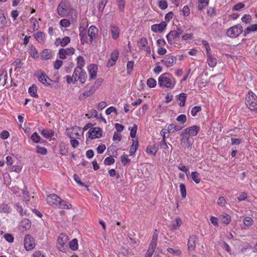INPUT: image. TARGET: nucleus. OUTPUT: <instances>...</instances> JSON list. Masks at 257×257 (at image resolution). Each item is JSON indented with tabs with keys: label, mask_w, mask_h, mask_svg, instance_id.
Returning a JSON list of instances; mask_svg holds the SVG:
<instances>
[{
	"label": "nucleus",
	"mask_w": 257,
	"mask_h": 257,
	"mask_svg": "<svg viewBox=\"0 0 257 257\" xmlns=\"http://www.w3.org/2000/svg\"><path fill=\"white\" fill-rule=\"evenodd\" d=\"M245 104L250 110L257 112V97L252 92L249 91L246 95Z\"/></svg>",
	"instance_id": "obj_1"
},
{
	"label": "nucleus",
	"mask_w": 257,
	"mask_h": 257,
	"mask_svg": "<svg viewBox=\"0 0 257 257\" xmlns=\"http://www.w3.org/2000/svg\"><path fill=\"white\" fill-rule=\"evenodd\" d=\"M169 74L166 73L162 74L158 79V84L160 87H164L172 89L175 83L172 81L167 76Z\"/></svg>",
	"instance_id": "obj_2"
},
{
	"label": "nucleus",
	"mask_w": 257,
	"mask_h": 257,
	"mask_svg": "<svg viewBox=\"0 0 257 257\" xmlns=\"http://www.w3.org/2000/svg\"><path fill=\"white\" fill-rule=\"evenodd\" d=\"M70 9L69 3L66 0H62L58 6L57 13L61 17H65L68 16Z\"/></svg>",
	"instance_id": "obj_3"
},
{
	"label": "nucleus",
	"mask_w": 257,
	"mask_h": 257,
	"mask_svg": "<svg viewBox=\"0 0 257 257\" xmlns=\"http://www.w3.org/2000/svg\"><path fill=\"white\" fill-rule=\"evenodd\" d=\"M242 27L238 24L228 29L226 34L230 38H236L242 33Z\"/></svg>",
	"instance_id": "obj_4"
},
{
	"label": "nucleus",
	"mask_w": 257,
	"mask_h": 257,
	"mask_svg": "<svg viewBox=\"0 0 257 257\" xmlns=\"http://www.w3.org/2000/svg\"><path fill=\"white\" fill-rule=\"evenodd\" d=\"M35 76L38 79L40 82H41L42 84L47 86L51 85V84L49 83V81H53L51 79H50L48 77V76L46 74L45 72H44L41 70L38 71L35 74Z\"/></svg>",
	"instance_id": "obj_5"
},
{
	"label": "nucleus",
	"mask_w": 257,
	"mask_h": 257,
	"mask_svg": "<svg viewBox=\"0 0 257 257\" xmlns=\"http://www.w3.org/2000/svg\"><path fill=\"white\" fill-rule=\"evenodd\" d=\"M57 247L61 251H65L67 245L66 243L68 241V236L64 233H61L58 238Z\"/></svg>",
	"instance_id": "obj_6"
},
{
	"label": "nucleus",
	"mask_w": 257,
	"mask_h": 257,
	"mask_svg": "<svg viewBox=\"0 0 257 257\" xmlns=\"http://www.w3.org/2000/svg\"><path fill=\"white\" fill-rule=\"evenodd\" d=\"M67 136L70 139H80L81 135L79 132H81L80 127L75 126L70 129H67Z\"/></svg>",
	"instance_id": "obj_7"
},
{
	"label": "nucleus",
	"mask_w": 257,
	"mask_h": 257,
	"mask_svg": "<svg viewBox=\"0 0 257 257\" xmlns=\"http://www.w3.org/2000/svg\"><path fill=\"white\" fill-rule=\"evenodd\" d=\"M24 246L27 250H30L35 246V243L34 238L29 234L25 236L24 239Z\"/></svg>",
	"instance_id": "obj_8"
},
{
	"label": "nucleus",
	"mask_w": 257,
	"mask_h": 257,
	"mask_svg": "<svg viewBox=\"0 0 257 257\" xmlns=\"http://www.w3.org/2000/svg\"><path fill=\"white\" fill-rule=\"evenodd\" d=\"M75 49L73 47L70 48H61L59 50L58 55L61 59H65L67 56H71L75 53Z\"/></svg>",
	"instance_id": "obj_9"
},
{
	"label": "nucleus",
	"mask_w": 257,
	"mask_h": 257,
	"mask_svg": "<svg viewBox=\"0 0 257 257\" xmlns=\"http://www.w3.org/2000/svg\"><path fill=\"white\" fill-rule=\"evenodd\" d=\"M200 128L199 126L197 125H193L191 127L185 128L183 132L182 133V135L185 136V135H188L189 137L196 136Z\"/></svg>",
	"instance_id": "obj_10"
},
{
	"label": "nucleus",
	"mask_w": 257,
	"mask_h": 257,
	"mask_svg": "<svg viewBox=\"0 0 257 257\" xmlns=\"http://www.w3.org/2000/svg\"><path fill=\"white\" fill-rule=\"evenodd\" d=\"M47 201L50 205L56 207L61 201V198L55 194H50L47 197Z\"/></svg>",
	"instance_id": "obj_11"
},
{
	"label": "nucleus",
	"mask_w": 257,
	"mask_h": 257,
	"mask_svg": "<svg viewBox=\"0 0 257 257\" xmlns=\"http://www.w3.org/2000/svg\"><path fill=\"white\" fill-rule=\"evenodd\" d=\"M176 57L170 55H167L161 61L167 67H170L176 63Z\"/></svg>",
	"instance_id": "obj_12"
},
{
	"label": "nucleus",
	"mask_w": 257,
	"mask_h": 257,
	"mask_svg": "<svg viewBox=\"0 0 257 257\" xmlns=\"http://www.w3.org/2000/svg\"><path fill=\"white\" fill-rule=\"evenodd\" d=\"M102 130L99 127H93L89 131V137L91 139L100 138L102 137Z\"/></svg>",
	"instance_id": "obj_13"
},
{
	"label": "nucleus",
	"mask_w": 257,
	"mask_h": 257,
	"mask_svg": "<svg viewBox=\"0 0 257 257\" xmlns=\"http://www.w3.org/2000/svg\"><path fill=\"white\" fill-rule=\"evenodd\" d=\"M138 46L140 49L146 51L149 54L151 53V49L148 45V41L146 38L140 39L138 42Z\"/></svg>",
	"instance_id": "obj_14"
},
{
	"label": "nucleus",
	"mask_w": 257,
	"mask_h": 257,
	"mask_svg": "<svg viewBox=\"0 0 257 257\" xmlns=\"http://www.w3.org/2000/svg\"><path fill=\"white\" fill-rule=\"evenodd\" d=\"M98 69L97 65L96 64H92L88 66V70L89 75V80L95 78L97 75V71Z\"/></svg>",
	"instance_id": "obj_15"
},
{
	"label": "nucleus",
	"mask_w": 257,
	"mask_h": 257,
	"mask_svg": "<svg viewBox=\"0 0 257 257\" xmlns=\"http://www.w3.org/2000/svg\"><path fill=\"white\" fill-rule=\"evenodd\" d=\"M118 55L119 53L116 50H115L111 53L110 58L108 60L106 64V66L107 67H110L115 64L118 59Z\"/></svg>",
	"instance_id": "obj_16"
},
{
	"label": "nucleus",
	"mask_w": 257,
	"mask_h": 257,
	"mask_svg": "<svg viewBox=\"0 0 257 257\" xmlns=\"http://www.w3.org/2000/svg\"><path fill=\"white\" fill-rule=\"evenodd\" d=\"M98 34V29L95 26H91L88 30V35L90 37V42H92L93 39L96 38Z\"/></svg>",
	"instance_id": "obj_17"
},
{
	"label": "nucleus",
	"mask_w": 257,
	"mask_h": 257,
	"mask_svg": "<svg viewBox=\"0 0 257 257\" xmlns=\"http://www.w3.org/2000/svg\"><path fill=\"white\" fill-rule=\"evenodd\" d=\"M167 24L165 22H163L159 24H155L152 26L151 30L153 32H162L166 28Z\"/></svg>",
	"instance_id": "obj_18"
},
{
	"label": "nucleus",
	"mask_w": 257,
	"mask_h": 257,
	"mask_svg": "<svg viewBox=\"0 0 257 257\" xmlns=\"http://www.w3.org/2000/svg\"><path fill=\"white\" fill-rule=\"evenodd\" d=\"M196 240L197 237L196 236L193 235L190 237L188 241V249L189 251H192L195 249Z\"/></svg>",
	"instance_id": "obj_19"
},
{
	"label": "nucleus",
	"mask_w": 257,
	"mask_h": 257,
	"mask_svg": "<svg viewBox=\"0 0 257 257\" xmlns=\"http://www.w3.org/2000/svg\"><path fill=\"white\" fill-rule=\"evenodd\" d=\"M183 137L181 140L182 143H186L187 148L191 149L193 144L194 140L193 139L190 138L189 136H183Z\"/></svg>",
	"instance_id": "obj_20"
},
{
	"label": "nucleus",
	"mask_w": 257,
	"mask_h": 257,
	"mask_svg": "<svg viewBox=\"0 0 257 257\" xmlns=\"http://www.w3.org/2000/svg\"><path fill=\"white\" fill-rule=\"evenodd\" d=\"M33 36L39 43L42 44L44 42L45 40V35L43 32H38L37 33H35L33 34Z\"/></svg>",
	"instance_id": "obj_21"
},
{
	"label": "nucleus",
	"mask_w": 257,
	"mask_h": 257,
	"mask_svg": "<svg viewBox=\"0 0 257 257\" xmlns=\"http://www.w3.org/2000/svg\"><path fill=\"white\" fill-rule=\"evenodd\" d=\"M180 37V35L176 32L173 30L170 32V33L167 35L166 38L168 43L170 44L172 43V39H176Z\"/></svg>",
	"instance_id": "obj_22"
},
{
	"label": "nucleus",
	"mask_w": 257,
	"mask_h": 257,
	"mask_svg": "<svg viewBox=\"0 0 257 257\" xmlns=\"http://www.w3.org/2000/svg\"><path fill=\"white\" fill-rule=\"evenodd\" d=\"M41 135L46 139H51L54 135V132L52 130H43Z\"/></svg>",
	"instance_id": "obj_23"
},
{
	"label": "nucleus",
	"mask_w": 257,
	"mask_h": 257,
	"mask_svg": "<svg viewBox=\"0 0 257 257\" xmlns=\"http://www.w3.org/2000/svg\"><path fill=\"white\" fill-rule=\"evenodd\" d=\"M68 15L70 17L72 22H76L78 15L77 11L73 8H70L68 11Z\"/></svg>",
	"instance_id": "obj_24"
},
{
	"label": "nucleus",
	"mask_w": 257,
	"mask_h": 257,
	"mask_svg": "<svg viewBox=\"0 0 257 257\" xmlns=\"http://www.w3.org/2000/svg\"><path fill=\"white\" fill-rule=\"evenodd\" d=\"M52 57V52L49 49H45L42 52L41 57L43 59L47 60Z\"/></svg>",
	"instance_id": "obj_25"
},
{
	"label": "nucleus",
	"mask_w": 257,
	"mask_h": 257,
	"mask_svg": "<svg viewBox=\"0 0 257 257\" xmlns=\"http://www.w3.org/2000/svg\"><path fill=\"white\" fill-rule=\"evenodd\" d=\"M207 61L209 66L211 67H214L217 63L216 59L213 57L209 52L207 53Z\"/></svg>",
	"instance_id": "obj_26"
},
{
	"label": "nucleus",
	"mask_w": 257,
	"mask_h": 257,
	"mask_svg": "<svg viewBox=\"0 0 257 257\" xmlns=\"http://www.w3.org/2000/svg\"><path fill=\"white\" fill-rule=\"evenodd\" d=\"M156 247L157 245L150 243L149 248L145 254V257H152Z\"/></svg>",
	"instance_id": "obj_27"
},
{
	"label": "nucleus",
	"mask_w": 257,
	"mask_h": 257,
	"mask_svg": "<svg viewBox=\"0 0 257 257\" xmlns=\"http://www.w3.org/2000/svg\"><path fill=\"white\" fill-rule=\"evenodd\" d=\"M37 92V87L35 84H33L31 87H29V93L32 96L38 98L39 96Z\"/></svg>",
	"instance_id": "obj_28"
},
{
	"label": "nucleus",
	"mask_w": 257,
	"mask_h": 257,
	"mask_svg": "<svg viewBox=\"0 0 257 257\" xmlns=\"http://www.w3.org/2000/svg\"><path fill=\"white\" fill-rule=\"evenodd\" d=\"M111 33L113 39H116L119 35V30L118 27L115 26L111 27Z\"/></svg>",
	"instance_id": "obj_29"
},
{
	"label": "nucleus",
	"mask_w": 257,
	"mask_h": 257,
	"mask_svg": "<svg viewBox=\"0 0 257 257\" xmlns=\"http://www.w3.org/2000/svg\"><path fill=\"white\" fill-rule=\"evenodd\" d=\"M182 128V127L173 124H170L168 125L167 131L169 133H173L175 132L179 131Z\"/></svg>",
	"instance_id": "obj_30"
},
{
	"label": "nucleus",
	"mask_w": 257,
	"mask_h": 257,
	"mask_svg": "<svg viewBox=\"0 0 257 257\" xmlns=\"http://www.w3.org/2000/svg\"><path fill=\"white\" fill-rule=\"evenodd\" d=\"M58 206H59V208L62 209L66 208L68 209H70L72 207V206L70 203L66 202L65 201L63 200L61 198V201L59 202Z\"/></svg>",
	"instance_id": "obj_31"
},
{
	"label": "nucleus",
	"mask_w": 257,
	"mask_h": 257,
	"mask_svg": "<svg viewBox=\"0 0 257 257\" xmlns=\"http://www.w3.org/2000/svg\"><path fill=\"white\" fill-rule=\"evenodd\" d=\"M257 31V24H253L247 27L244 31V36H246L250 32Z\"/></svg>",
	"instance_id": "obj_32"
},
{
	"label": "nucleus",
	"mask_w": 257,
	"mask_h": 257,
	"mask_svg": "<svg viewBox=\"0 0 257 257\" xmlns=\"http://www.w3.org/2000/svg\"><path fill=\"white\" fill-rule=\"evenodd\" d=\"M59 41L60 45L61 47H64L70 42V38L69 37L66 36L64 37L62 40L60 38L56 40V42Z\"/></svg>",
	"instance_id": "obj_33"
},
{
	"label": "nucleus",
	"mask_w": 257,
	"mask_h": 257,
	"mask_svg": "<svg viewBox=\"0 0 257 257\" xmlns=\"http://www.w3.org/2000/svg\"><path fill=\"white\" fill-rule=\"evenodd\" d=\"M87 75L86 72L81 68V72L79 74L78 77V80L81 83H84L86 80Z\"/></svg>",
	"instance_id": "obj_34"
},
{
	"label": "nucleus",
	"mask_w": 257,
	"mask_h": 257,
	"mask_svg": "<svg viewBox=\"0 0 257 257\" xmlns=\"http://www.w3.org/2000/svg\"><path fill=\"white\" fill-rule=\"evenodd\" d=\"M119 11L123 12L125 4V0H115Z\"/></svg>",
	"instance_id": "obj_35"
},
{
	"label": "nucleus",
	"mask_w": 257,
	"mask_h": 257,
	"mask_svg": "<svg viewBox=\"0 0 257 257\" xmlns=\"http://www.w3.org/2000/svg\"><path fill=\"white\" fill-rule=\"evenodd\" d=\"M59 150L62 155H67L68 154L67 147L64 144H61L59 146Z\"/></svg>",
	"instance_id": "obj_36"
},
{
	"label": "nucleus",
	"mask_w": 257,
	"mask_h": 257,
	"mask_svg": "<svg viewBox=\"0 0 257 257\" xmlns=\"http://www.w3.org/2000/svg\"><path fill=\"white\" fill-rule=\"evenodd\" d=\"M192 180L196 183L198 184L200 182V178L199 177V174L197 172H192L191 174Z\"/></svg>",
	"instance_id": "obj_37"
},
{
	"label": "nucleus",
	"mask_w": 257,
	"mask_h": 257,
	"mask_svg": "<svg viewBox=\"0 0 257 257\" xmlns=\"http://www.w3.org/2000/svg\"><path fill=\"white\" fill-rule=\"evenodd\" d=\"M69 247L72 250H76L78 249V240L74 238L72 239L69 243Z\"/></svg>",
	"instance_id": "obj_38"
},
{
	"label": "nucleus",
	"mask_w": 257,
	"mask_h": 257,
	"mask_svg": "<svg viewBox=\"0 0 257 257\" xmlns=\"http://www.w3.org/2000/svg\"><path fill=\"white\" fill-rule=\"evenodd\" d=\"M120 160L122 165L124 166L131 162V159L128 158V156L125 154V153L121 156Z\"/></svg>",
	"instance_id": "obj_39"
},
{
	"label": "nucleus",
	"mask_w": 257,
	"mask_h": 257,
	"mask_svg": "<svg viewBox=\"0 0 257 257\" xmlns=\"http://www.w3.org/2000/svg\"><path fill=\"white\" fill-rule=\"evenodd\" d=\"M186 97V94L184 93H181L179 95L178 99L180 101L179 103L180 106H184L185 105Z\"/></svg>",
	"instance_id": "obj_40"
},
{
	"label": "nucleus",
	"mask_w": 257,
	"mask_h": 257,
	"mask_svg": "<svg viewBox=\"0 0 257 257\" xmlns=\"http://www.w3.org/2000/svg\"><path fill=\"white\" fill-rule=\"evenodd\" d=\"M81 72V68H80L78 67L75 68V69H74V72L73 73V75H72V76L74 78V83H75L76 82H77L78 80V77L79 76V74Z\"/></svg>",
	"instance_id": "obj_41"
},
{
	"label": "nucleus",
	"mask_w": 257,
	"mask_h": 257,
	"mask_svg": "<svg viewBox=\"0 0 257 257\" xmlns=\"http://www.w3.org/2000/svg\"><path fill=\"white\" fill-rule=\"evenodd\" d=\"M221 219L223 223L228 224L231 221V216L227 214H224L222 215Z\"/></svg>",
	"instance_id": "obj_42"
},
{
	"label": "nucleus",
	"mask_w": 257,
	"mask_h": 257,
	"mask_svg": "<svg viewBox=\"0 0 257 257\" xmlns=\"http://www.w3.org/2000/svg\"><path fill=\"white\" fill-rule=\"evenodd\" d=\"M209 0H199L198 6L199 10H203L208 4Z\"/></svg>",
	"instance_id": "obj_43"
},
{
	"label": "nucleus",
	"mask_w": 257,
	"mask_h": 257,
	"mask_svg": "<svg viewBox=\"0 0 257 257\" xmlns=\"http://www.w3.org/2000/svg\"><path fill=\"white\" fill-rule=\"evenodd\" d=\"M21 226L25 229H29L31 227V222L28 219H24L22 221Z\"/></svg>",
	"instance_id": "obj_44"
},
{
	"label": "nucleus",
	"mask_w": 257,
	"mask_h": 257,
	"mask_svg": "<svg viewBox=\"0 0 257 257\" xmlns=\"http://www.w3.org/2000/svg\"><path fill=\"white\" fill-rule=\"evenodd\" d=\"M77 67L80 68H82V67L85 65V60L83 57L79 56L77 58Z\"/></svg>",
	"instance_id": "obj_45"
},
{
	"label": "nucleus",
	"mask_w": 257,
	"mask_h": 257,
	"mask_svg": "<svg viewBox=\"0 0 257 257\" xmlns=\"http://www.w3.org/2000/svg\"><path fill=\"white\" fill-rule=\"evenodd\" d=\"M107 1L108 0H99L98 9L100 12L102 13L103 12Z\"/></svg>",
	"instance_id": "obj_46"
},
{
	"label": "nucleus",
	"mask_w": 257,
	"mask_h": 257,
	"mask_svg": "<svg viewBox=\"0 0 257 257\" xmlns=\"http://www.w3.org/2000/svg\"><path fill=\"white\" fill-rule=\"evenodd\" d=\"M138 147V142H134L133 145L131 146L130 150V154L131 155H134Z\"/></svg>",
	"instance_id": "obj_47"
},
{
	"label": "nucleus",
	"mask_w": 257,
	"mask_h": 257,
	"mask_svg": "<svg viewBox=\"0 0 257 257\" xmlns=\"http://www.w3.org/2000/svg\"><path fill=\"white\" fill-rule=\"evenodd\" d=\"M158 6L162 10H165L168 7V4L166 0H160L158 2Z\"/></svg>",
	"instance_id": "obj_48"
},
{
	"label": "nucleus",
	"mask_w": 257,
	"mask_h": 257,
	"mask_svg": "<svg viewBox=\"0 0 257 257\" xmlns=\"http://www.w3.org/2000/svg\"><path fill=\"white\" fill-rule=\"evenodd\" d=\"M180 190L182 198H184L186 196V189L185 185L181 183L180 185Z\"/></svg>",
	"instance_id": "obj_49"
},
{
	"label": "nucleus",
	"mask_w": 257,
	"mask_h": 257,
	"mask_svg": "<svg viewBox=\"0 0 257 257\" xmlns=\"http://www.w3.org/2000/svg\"><path fill=\"white\" fill-rule=\"evenodd\" d=\"M115 162L114 159L111 157H108L105 159L104 161V164L105 165H110L111 164H114Z\"/></svg>",
	"instance_id": "obj_50"
},
{
	"label": "nucleus",
	"mask_w": 257,
	"mask_h": 257,
	"mask_svg": "<svg viewBox=\"0 0 257 257\" xmlns=\"http://www.w3.org/2000/svg\"><path fill=\"white\" fill-rule=\"evenodd\" d=\"M146 152L149 154L155 156L157 152V148L155 146L153 148L148 147L146 149Z\"/></svg>",
	"instance_id": "obj_51"
},
{
	"label": "nucleus",
	"mask_w": 257,
	"mask_h": 257,
	"mask_svg": "<svg viewBox=\"0 0 257 257\" xmlns=\"http://www.w3.org/2000/svg\"><path fill=\"white\" fill-rule=\"evenodd\" d=\"M157 230H155L154 232L152 239L150 242L151 244L157 245V242L158 239V233Z\"/></svg>",
	"instance_id": "obj_52"
},
{
	"label": "nucleus",
	"mask_w": 257,
	"mask_h": 257,
	"mask_svg": "<svg viewBox=\"0 0 257 257\" xmlns=\"http://www.w3.org/2000/svg\"><path fill=\"white\" fill-rule=\"evenodd\" d=\"M156 81L152 78H149L147 80V85L150 88L154 87L156 85Z\"/></svg>",
	"instance_id": "obj_53"
},
{
	"label": "nucleus",
	"mask_w": 257,
	"mask_h": 257,
	"mask_svg": "<svg viewBox=\"0 0 257 257\" xmlns=\"http://www.w3.org/2000/svg\"><path fill=\"white\" fill-rule=\"evenodd\" d=\"M201 106H194L192 108L191 113L192 116H195L198 112L201 111Z\"/></svg>",
	"instance_id": "obj_54"
},
{
	"label": "nucleus",
	"mask_w": 257,
	"mask_h": 257,
	"mask_svg": "<svg viewBox=\"0 0 257 257\" xmlns=\"http://www.w3.org/2000/svg\"><path fill=\"white\" fill-rule=\"evenodd\" d=\"M252 219L250 217H246L243 219V223L245 226H249L252 225Z\"/></svg>",
	"instance_id": "obj_55"
},
{
	"label": "nucleus",
	"mask_w": 257,
	"mask_h": 257,
	"mask_svg": "<svg viewBox=\"0 0 257 257\" xmlns=\"http://www.w3.org/2000/svg\"><path fill=\"white\" fill-rule=\"evenodd\" d=\"M37 152L41 155H45L47 153V150L45 147H41L39 146H37Z\"/></svg>",
	"instance_id": "obj_56"
},
{
	"label": "nucleus",
	"mask_w": 257,
	"mask_h": 257,
	"mask_svg": "<svg viewBox=\"0 0 257 257\" xmlns=\"http://www.w3.org/2000/svg\"><path fill=\"white\" fill-rule=\"evenodd\" d=\"M5 239L9 242H13L14 241V236L10 233H5L4 235Z\"/></svg>",
	"instance_id": "obj_57"
},
{
	"label": "nucleus",
	"mask_w": 257,
	"mask_h": 257,
	"mask_svg": "<svg viewBox=\"0 0 257 257\" xmlns=\"http://www.w3.org/2000/svg\"><path fill=\"white\" fill-rule=\"evenodd\" d=\"M181 220L178 218L176 219V223L173 224L171 228L172 230H174L179 227L181 224Z\"/></svg>",
	"instance_id": "obj_58"
},
{
	"label": "nucleus",
	"mask_w": 257,
	"mask_h": 257,
	"mask_svg": "<svg viewBox=\"0 0 257 257\" xmlns=\"http://www.w3.org/2000/svg\"><path fill=\"white\" fill-rule=\"evenodd\" d=\"M176 120L180 122L181 123L183 124L186 121L187 118L185 114H181L177 117Z\"/></svg>",
	"instance_id": "obj_59"
},
{
	"label": "nucleus",
	"mask_w": 257,
	"mask_h": 257,
	"mask_svg": "<svg viewBox=\"0 0 257 257\" xmlns=\"http://www.w3.org/2000/svg\"><path fill=\"white\" fill-rule=\"evenodd\" d=\"M138 126L137 124H135L131 130L130 135L133 138H135L136 136V133L137 131Z\"/></svg>",
	"instance_id": "obj_60"
},
{
	"label": "nucleus",
	"mask_w": 257,
	"mask_h": 257,
	"mask_svg": "<svg viewBox=\"0 0 257 257\" xmlns=\"http://www.w3.org/2000/svg\"><path fill=\"white\" fill-rule=\"evenodd\" d=\"M31 139L34 142L38 143L40 142L41 138L37 133H34L32 135Z\"/></svg>",
	"instance_id": "obj_61"
},
{
	"label": "nucleus",
	"mask_w": 257,
	"mask_h": 257,
	"mask_svg": "<svg viewBox=\"0 0 257 257\" xmlns=\"http://www.w3.org/2000/svg\"><path fill=\"white\" fill-rule=\"evenodd\" d=\"M60 25L63 27H68L70 25V22L67 19H63L60 21Z\"/></svg>",
	"instance_id": "obj_62"
},
{
	"label": "nucleus",
	"mask_w": 257,
	"mask_h": 257,
	"mask_svg": "<svg viewBox=\"0 0 257 257\" xmlns=\"http://www.w3.org/2000/svg\"><path fill=\"white\" fill-rule=\"evenodd\" d=\"M217 204L218 205L223 207L225 206L226 204V200L224 197H220L218 199Z\"/></svg>",
	"instance_id": "obj_63"
},
{
	"label": "nucleus",
	"mask_w": 257,
	"mask_h": 257,
	"mask_svg": "<svg viewBox=\"0 0 257 257\" xmlns=\"http://www.w3.org/2000/svg\"><path fill=\"white\" fill-rule=\"evenodd\" d=\"M7 78V74H6L5 75L2 74L0 76V86L3 85L4 86L6 83V80Z\"/></svg>",
	"instance_id": "obj_64"
}]
</instances>
